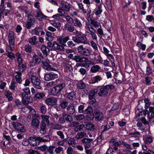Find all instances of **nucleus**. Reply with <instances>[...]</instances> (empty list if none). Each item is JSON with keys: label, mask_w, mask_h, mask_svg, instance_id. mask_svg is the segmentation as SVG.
<instances>
[{"label": "nucleus", "mask_w": 154, "mask_h": 154, "mask_svg": "<svg viewBox=\"0 0 154 154\" xmlns=\"http://www.w3.org/2000/svg\"><path fill=\"white\" fill-rule=\"evenodd\" d=\"M58 12L60 14L61 16H63L65 14V10L61 8H59L57 9Z\"/></svg>", "instance_id": "62"}, {"label": "nucleus", "mask_w": 154, "mask_h": 154, "mask_svg": "<svg viewBox=\"0 0 154 154\" xmlns=\"http://www.w3.org/2000/svg\"><path fill=\"white\" fill-rule=\"evenodd\" d=\"M18 66L20 70L21 71H24L26 68V65L24 63L19 65H18Z\"/></svg>", "instance_id": "55"}, {"label": "nucleus", "mask_w": 154, "mask_h": 154, "mask_svg": "<svg viewBox=\"0 0 154 154\" xmlns=\"http://www.w3.org/2000/svg\"><path fill=\"white\" fill-rule=\"evenodd\" d=\"M102 11V5L101 4H100L97 6L95 14L96 16H99L101 14Z\"/></svg>", "instance_id": "23"}, {"label": "nucleus", "mask_w": 154, "mask_h": 154, "mask_svg": "<svg viewBox=\"0 0 154 154\" xmlns=\"http://www.w3.org/2000/svg\"><path fill=\"white\" fill-rule=\"evenodd\" d=\"M63 30L65 31L67 30L69 32H72L74 30V27L68 23H66L64 25Z\"/></svg>", "instance_id": "28"}, {"label": "nucleus", "mask_w": 154, "mask_h": 154, "mask_svg": "<svg viewBox=\"0 0 154 154\" xmlns=\"http://www.w3.org/2000/svg\"><path fill=\"white\" fill-rule=\"evenodd\" d=\"M98 92L97 89H94L91 90L90 92L89 96L95 97Z\"/></svg>", "instance_id": "50"}, {"label": "nucleus", "mask_w": 154, "mask_h": 154, "mask_svg": "<svg viewBox=\"0 0 154 154\" xmlns=\"http://www.w3.org/2000/svg\"><path fill=\"white\" fill-rule=\"evenodd\" d=\"M86 128L87 129L92 131H94L96 129V128L94 125L91 123H88L86 124Z\"/></svg>", "instance_id": "32"}, {"label": "nucleus", "mask_w": 154, "mask_h": 154, "mask_svg": "<svg viewBox=\"0 0 154 154\" xmlns=\"http://www.w3.org/2000/svg\"><path fill=\"white\" fill-rule=\"evenodd\" d=\"M68 112L70 114H73L75 111V109L73 105L70 104L67 108Z\"/></svg>", "instance_id": "36"}, {"label": "nucleus", "mask_w": 154, "mask_h": 154, "mask_svg": "<svg viewBox=\"0 0 154 154\" xmlns=\"http://www.w3.org/2000/svg\"><path fill=\"white\" fill-rule=\"evenodd\" d=\"M85 62V63L88 64H93L92 62L90 60H88V59L87 57H81L79 62Z\"/></svg>", "instance_id": "33"}, {"label": "nucleus", "mask_w": 154, "mask_h": 154, "mask_svg": "<svg viewBox=\"0 0 154 154\" xmlns=\"http://www.w3.org/2000/svg\"><path fill=\"white\" fill-rule=\"evenodd\" d=\"M122 142H121L120 141L116 142L114 139H112L110 141V142L113 143L115 146H119L122 143L123 145L126 148L131 149H133V147L130 144H129L126 142H123L122 141Z\"/></svg>", "instance_id": "9"}, {"label": "nucleus", "mask_w": 154, "mask_h": 154, "mask_svg": "<svg viewBox=\"0 0 154 154\" xmlns=\"http://www.w3.org/2000/svg\"><path fill=\"white\" fill-rule=\"evenodd\" d=\"M140 133L138 131H136L134 133H131L129 134L128 137L129 140L133 141L137 139L140 137Z\"/></svg>", "instance_id": "12"}, {"label": "nucleus", "mask_w": 154, "mask_h": 154, "mask_svg": "<svg viewBox=\"0 0 154 154\" xmlns=\"http://www.w3.org/2000/svg\"><path fill=\"white\" fill-rule=\"evenodd\" d=\"M102 79V78L100 75L94 76L91 79V83L94 84L97 82Z\"/></svg>", "instance_id": "31"}, {"label": "nucleus", "mask_w": 154, "mask_h": 154, "mask_svg": "<svg viewBox=\"0 0 154 154\" xmlns=\"http://www.w3.org/2000/svg\"><path fill=\"white\" fill-rule=\"evenodd\" d=\"M63 116L64 117L66 121H67L70 122L72 121L73 119L72 117L68 114L63 113Z\"/></svg>", "instance_id": "47"}, {"label": "nucleus", "mask_w": 154, "mask_h": 154, "mask_svg": "<svg viewBox=\"0 0 154 154\" xmlns=\"http://www.w3.org/2000/svg\"><path fill=\"white\" fill-rule=\"evenodd\" d=\"M145 116L147 114V117L149 120L154 117V107H151L149 109H145L143 112Z\"/></svg>", "instance_id": "6"}, {"label": "nucleus", "mask_w": 154, "mask_h": 154, "mask_svg": "<svg viewBox=\"0 0 154 154\" xmlns=\"http://www.w3.org/2000/svg\"><path fill=\"white\" fill-rule=\"evenodd\" d=\"M16 73L17 74L15 77L16 81L19 83H21L22 81L21 78V73L18 72H16Z\"/></svg>", "instance_id": "34"}, {"label": "nucleus", "mask_w": 154, "mask_h": 154, "mask_svg": "<svg viewBox=\"0 0 154 154\" xmlns=\"http://www.w3.org/2000/svg\"><path fill=\"white\" fill-rule=\"evenodd\" d=\"M92 25L96 29L99 28L101 27V25L100 23L97 21L92 20L91 23Z\"/></svg>", "instance_id": "37"}, {"label": "nucleus", "mask_w": 154, "mask_h": 154, "mask_svg": "<svg viewBox=\"0 0 154 154\" xmlns=\"http://www.w3.org/2000/svg\"><path fill=\"white\" fill-rule=\"evenodd\" d=\"M31 98L30 97H29L27 96H26L25 95H24V96H23V94L22 97L23 103L25 105L28 104L30 101V99Z\"/></svg>", "instance_id": "25"}, {"label": "nucleus", "mask_w": 154, "mask_h": 154, "mask_svg": "<svg viewBox=\"0 0 154 154\" xmlns=\"http://www.w3.org/2000/svg\"><path fill=\"white\" fill-rule=\"evenodd\" d=\"M39 116H36V117L32 119V121L31 125L33 127H37L39 126Z\"/></svg>", "instance_id": "20"}, {"label": "nucleus", "mask_w": 154, "mask_h": 154, "mask_svg": "<svg viewBox=\"0 0 154 154\" xmlns=\"http://www.w3.org/2000/svg\"><path fill=\"white\" fill-rule=\"evenodd\" d=\"M63 66L64 68L68 70L69 72H71L73 71L72 67L71 66L70 64L66 63L64 64Z\"/></svg>", "instance_id": "49"}, {"label": "nucleus", "mask_w": 154, "mask_h": 154, "mask_svg": "<svg viewBox=\"0 0 154 154\" xmlns=\"http://www.w3.org/2000/svg\"><path fill=\"white\" fill-rule=\"evenodd\" d=\"M96 63L97 64L102 63L103 61L102 58L100 54L99 55L95 58Z\"/></svg>", "instance_id": "58"}, {"label": "nucleus", "mask_w": 154, "mask_h": 154, "mask_svg": "<svg viewBox=\"0 0 154 154\" xmlns=\"http://www.w3.org/2000/svg\"><path fill=\"white\" fill-rule=\"evenodd\" d=\"M95 119L97 121L102 120L104 118V115L103 112L99 110L97 111L95 113Z\"/></svg>", "instance_id": "15"}, {"label": "nucleus", "mask_w": 154, "mask_h": 154, "mask_svg": "<svg viewBox=\"0 0 154 154\" xmlns=\"http://www.w3.org/2000/svg\"><path fill=\"white\" fill-rule=\"evenodd\" d=\"M35 21L33 18H29L26 21V28L28 29H30L32 27H33L34 25Z\"/></svg>", "instance_id": "17"}, {"label": "nucleus", "mask_w": 154, "mask_h": 154, "mask_svg": "<svg viewBox=\"0 0 154 154\" xmlns=\"http://www.w3.org/2000/svg\"><path fill=\"white\" fill-rule=\"evenodd\" d=\"M90 50L87 48H84L82 51V54L85 56H88L90 54Z\"/></svg>", "instance_id": "63"}, {"label": "nucleus", "mask_w": 154, "mask_h": 154, "mask_svg": "<svg viewBox=\"0 0 154 154\" xmlns=\"http://www.w3.org/2000/svg\"><path fill=\"white\" fill-rule=\"evenodd\" d=\"M4 94L7 98L8 101H11L13 99L12 93L10 91H5Z\"/></svg>", "instance_id": "24"}, {"label": "nucleus", "mask_w": 154, "mask_h": 154, "mask_svg": "<svg viewBox=\"0 0 154 154\" xmlns=\"http://www.w3.org/2000/svg\"><path fill=\"white\" fill-rule=\"evenodd\" d=\"M65 84L62 83L52 88L51 91L52 94L56 95L60 92L65 87Z\"/></svg>", "instance_id": "8"}, {"label": "nucleus", "mask_w": 154, "mask_h": 154, "mask_svg": "<svg viewBox=\"0 0 154 154\" xmlns=\"http://www.w3.org/2000/svg\"><path fill=\"white\" fill-rule=\"evenodd\" d=\"M95 97L89 96V102L90 104L93 105L96 102V100Z\"/></svg>", "instance_id": "64"}, {"label": "nucleus", "mask_w": 154, "mask_h": 154, "mask_svg": "<svg viewBox=\"0 0 154 154\" xmlns=\"http://www.w3.org/2000/svg\"><path fill=\"white\" fill-rule=\"evenodd\" d=\"M48 46L50 48L51 50L64 51V48L62 45H60L56 41L54 42L53 43L48 42L47 44Z\"/></svg>", "instance_id": "4"}, {"label": "nucleus", "mask_w": 154, "mask_h": 154, "mask_svg": "<svg viewBox=\"0 0 154 154\" xmlns=\"http://www.w3.org/2000/svg\"><path fill=\"white\" fill-rule=\"evenodd\" d=\"M12 125L15 129L21 132L24 133L26 131L24 125L17 122H13Z\"/></svg>", "instance_id": "7"}, {"label": "nucleus", "mask_w": 154, "mask_h": 154, "mask_svg": "<svg viewBox=\"0 0 154 154\" xmlns=\"http://www.w3.org/2000/svg\"><path fill=\"white\" fill-rule=\"evenodd\" d=\"M61 8L64 9L66 11H69L71 7L70 4L67 2L62 1L60 4Z\"/></svg>", "instance_id": "16"}, {"label": "nucleus", "mask_w": 154, "mask_h": 154, "mask_svg": "<svg viewBox=\"0 0 154 154\" xmlns=\"http://www.w3.org/2000/svg\"><path fill=\"white\" fill-rule=\"evenodd\" d=\"M40 61L41 59L38 56L34 54L33 56L32 60L30 63V65L32 66H35L36 64L38 63Z\"/></svg>", "instance_id": "14"}, {"label": "nucleus", "mask_w": 154, "mask_h": 154, "mask_svg": "<svg viewBox=\"0 0 154 154\" xmlns=\"http://www.w3.org/2000/svg\"><path fill=\"white\" fill-rule=\"evenodd\" d=\"M41 117L42 119V122L45 123L48 125H49V117L47 115H41Z\"/></svg>", "instance_id": "30"}, {"label": "nucleus", "mask_w": 154, "mask_h": 154, "mask_svg": "<svg viewBox=\"0 0 154 154\" xmlns=\"http://www.w3.org/2000/svg\"><path fill=\"white\" fill-rule=\"evenodd\" d=\"M45 94L44 93L42 92L36 94L34 97L35 99L36 100L42 99L45 96Z\"/></svg>", "instance_id": "35"}, {"label": "nucleus", "mask_w": 154, "mask_h": 154, "mask_svg": "<svg viewBox=\"0 0 154 154\" xmlns=\"http://www.w3.org/2000/svg\"><path fill=\"white\" fill-rule=\"evenodd\" d=\"M51 24L53 26L57 29L59 28L61 26V23L59 22H53V21L51 22Z\"/></svg>", "instance_id": "54"}, {"label": "nucleus", "mask_w": 154, "mask_h": 154, "mask_svg": "<svg viewBox=\"0 0 154 154\" xmlns=\"http://www.w3.org/2000/svg\"><path fill=\"white\" fill-rule=\"evenodd\" d=\"M77 37H72V40L78 44L81 43L87 45L88 43V41L86 37V35L83 34L82 33L78 31H77L75 33Z\"/></svg>", "instance_id": "1"}, {"label": "nucleus", "mask_w": 154, "mask_h": 154, "mask_svg": "<svg viewBox=\"0 0 154 154\" xmlns=\"http://www.w3.org/2000/svg\"><path fill=\"white\" fill-rule=\"evenodd\" d=\"M42 31V29L39 27L35 28L32 31V33L36 35H38L39 33Z\"/></svg>", "instance_id": "46"}, {"label": "nucleus", "mask_w": 154, "mask_h": 154, "mask_svg": "<svg viewBox=\"0 0 154 154\" xmlns=\"http://www.w3.org/2000/svg\"><path fill=\"white\" fill-rule=\"evenodd\" d=\"M90 44L88 42V44L91 46L95 51H98V48L96 44L93 40H91L90 41Z\"/></svg>", "instance_id": "39"}, {"label": "nucleus", "mask_w": 154, "mask_h": 154, "mask_svg": "<svg viewBox=\"0 0 154 154\" xmlns=\"http://www.w3.org/2000/svg\"><path fill=\"white\" fill-rule=\"evenodd\" d=\"M45 103L48 105L54 106L57 103V99L55 97L48 98L45 100Z\"/></svg>", "instance_id": "13"}, {"label": "nucleus", "mask_w": 154, "mask_h": 154, "mask_svg": "<svg viewBox=\"0 0 154 154\" xmlns=\"http://www.w3.org/2000/svg\"><path fill=\"white\" fill-rule=\"evenodd\" d=\"M9 44L6 46V52L12 51L14 49L15 40L14 38V33L12 31H10L8 34V37Z\"/></svg>", "instance_id": "2"}, {"label": "nucleus", "mask_w": 154, "mask_h": 154, "mask_svg": "<svg viewBox=\"0 0 154 154\" xmlns=\"http://www.w3.org/2000/svg\"><path fill=\"white\" fill-rule=\"evenodd\" d=\"M114 86L112 85L102 86L98 94L99 96L104 97L107 95L109 91L114 88Z\"/></svg>", "instance_id": "3"}, {"label": "nucleus", "mask_w": 154, "mask_h": 154, "mask_svg": "<svg viewBox=\"0 0 154 154\" xmlns=\"http://www.w3.org/2000/svg\"><path fill=\"white\" fill-rule=\"evenodd\" d=\"M41 50L43 54L45 56L48 55L49 53V49L45 45H42L41 47Z\"/></svg>", "instance_id": "21"}, {"label": "nucleus", "mask_w": 154, "mask_h": 154, "mask_svg": "<svg viewBox=\"0 0 154 154\" xmlns=\"http://www.w3.org/2000/svg\"><path fill=\"white\" fill-rule=\"evenodd\" d=\"M97 32L98 34V36L100 39L101 38L103 35L104 34L103 30L102 29V27L98 29Z\"/></svg>", "instance_id": "51"}, {"label": "nucleus", "mask_w": 154, "mask_h": 154, "mask_svg": "<svg viewBox=\"0 0 154 154\" xmlns=\"http://www.w3.org/2000/svg\"><path fill=\"white\" fill-rule=\"evenodd\" d=\"M46 38L49 41H51L53 40V37L51 33L49 31H47L46 32Z\"/></svg>", "instance_id": "44"}, {"label": "nucleus", "mask_w": 154, "mask_h": 154, "mask_svg": "<svg viewBox=\"0 0 154 154\" xmlns=\"http://www.w3.org/2000/svg\"><path fill=\"white\" fill-rule=\"evenodd\" d=\"M95 31H92L90 32V34L91 35V38L93 40H97V35L95 33Z\"/></svg>", "instance_id": "59"}, {"label": "nucleus", "mask_w": 154, "mask_h": 154, "mask_svg": "<svg viewBox=\"0 0 154 154\" xmlns=\"http://www.w3.org/2000/svg\"><path fill=\"white\" fill-rule=\"evenodd\" d=\"M76 93L72 91L68 93L67 95V98L70 100H73L75 97Z\"/></svg>", "instance_id": "45"}, {"label": "nucleus", "mask_w": 154, "mask_h": 154, "mask_svg": "<svg viewBox=\"0 0 154 154\" xmlns=\"http://www.w3.org/2000/svg\"><path fill=\"white\" fill-rule=\"evenodd\" d=\"M144 143L149 144L152 143L153 141V137L151 136H147L143 138Z\"/></svg>", "instance_id": "22"}, {"label": "nucleus", "mask_w": 154, "mask_h": 154, "mask_svg": "<svg viewBox=\"0 0 154 154\" xmlns=\"http://www.w3.org/2000/svg\"><path fill=\"white\" fill-rule=\"evenodd\" d=\"M24 50L27 52H32V47L29 45H25L24 47Z\"/></svg>", "instance_id": "53"}, {"label": "nucleus", "mask_w": 154, "mask_h": 154, "mask_svg": "<svg viewBox=\"0 0 154 154\" xmlns=\"http://www.w3.org/2000/svg\"><path fill=\"white\" fill-rule=\"evenodd\" d=\"M144 101L145 103V109H149V108L151 107L150 106V102L149 100L147 98H145L144 100Z\"/></svg>", "instance_id": "48"}, {"label": "nucleus", "mask_w": 154, "mask_h": 154, "mask_svg": "<svg viewBox=\"0 0 154 154\" xmlns=\"http://www.w3.org/2000/svg\"><path fill=\"white\" fill-rule=\"evenodd\" d=\"M29 144L33 146H36L37 145L36 137H30L29 138Z\"/></svg>", "instance_id": "26"}, {"label": "nucleus", "mask_w": 154, "mask_h": 154, "mask_svg": "<svg viewBox=\"0 0 154 154\" xmlns=\"http://www.w3.org/2000/svg\"><path fill=\"white\" fill-rule=\"evenodd\" d=\"M93 141V140L92 139L85 138L82 140V142L84 143H88L91 142Z\"/></svg>", "instance_id": "56"}, {"label": "nucleus", "mask_w": 154, "mask_h": 154, "mask_svg": "<svg viewBox=\"0 0 154 154\" xmlns=\"http://www.w3.org/2000/svg\"><path fill=\"white\" fill-rule=\"evenodd\" d=\"M86 133L84 132H81L78 133L75 135V138L78 140L84 137H86Z\"/></svg>", "instance_id": "43"}, {"label": "nucleus", "mask_w": 154, "mask_h": 154, "mask_svg": "<svg viewBox=\"0 0 154 154\" xmlns=\"http://www.w3.org/2000/svg\"><path fill=\"white\" fill-rule=\"evenodd\" d=\"M64 18L66 19L67 21L69 23H72L73 20L72 18L69 16L68 15H66L65 16Z\"/></svg>", "instance_id": "61"}, {"label": "nucleus", "mask_w": 154, "mask_h": 154, "mask_svg": "<svg viewBox=\"0 0 154 154\" xmlns=\"http://www.w3.org/2000/svg\"><path fill=\"white\" fill-rule=\"evenodd\" d=\"M77 87L78 88L83 89L85 88L86 85L85 83L82 81H79L77 84Z\"/></svg>", "instance_id": "41"}, {"label": "nucleus", "mask_w": 154, "mask_h": 154, "mask_svg": "<svg viewBox=\"0 0 154 154\" xmlns=\"http://www.w3.org/2000/svg\"><path fill=\"white\" fill-rule=\"evenodd\" d=\"M43 64V68L45 70L48 71H54V69H53L49 65L47 60H45V61H42Z\"/></svg>", "instance_id": "19"}, {"label": "nucleus", "mask_w": 154, "mask_h": 154, "mask_svg": "<svg viewBox=\"0 0 154 154\" xmlns=\"http://www.w3.org/2000/svg\"><path fill=\"white\" fill-rule=\"evenodd\" d=\"M100 69V67L99 66L94 65L91 68L90 71L92 73H96Z\"/></svg>", "instance_id": "40"}, {"label": "nucleus", "mask_w": 154, "mask_h": 154, "mask_svg": "<svg viewBox=\"0 0 154 154\" xmlns=\"http://www.w3.org/2000/svg\"><path fill=\"white\" fill-rule=\"evenodd\" d=\"M72 23L74 26L80 28H81L82 26L81 23L78 19L74 20Z\"/></svg>", "instance_id": "29"}, {"label": "nucleus", "mask_w": 154, "mask_h": 154, "mask_svg": "<svg viewBox=\"0 0 154 154\" xmlns=\"http://www.w3.org/2000/svg\"><path fill=\"white\" fill-rule=\"evenodd\" d=\"M142 112H138L137 113L136 115L135 116V119L137 121L140 119H141L142 122L144 124H146L148 123V122L147 121L146 119L143 117L142 118L140 117V116H142Z\"/></svg>", "instance_id": "18"}, {"label": "nucleus", "mask_w": 154, "mask_h": 154, "mask_svg": "<svg viewBox=\"0 0 154 154\" xmlns=\"http://www.w3.org/2000/svg\"><path fill=\"white\" fill-rule=\"evenodd\" d=\"M36 137V141H38L39 142H46L48 141L49 140H48L45 139L43 138L40 137L38 136Z\"/></svg>", "instance_id": "57"}, {"label": "nucleus", "mask_w": 154, "mask_h": 154, "mask_svg": "<svg viewBox=\"0 0 154 154\" xmlns=\"http://www.w3.org/2000/svg\"><path fill=\"white\" fill-rule=\"evenodd\" d=\"M16 56L17 57V62L18 65L23 63V59L22 58L21 54L19 52H18L16 54Z\"/></svg>", "instance_id": "27"}, {"label": "nucleus", "mask_w": 154, "mask_h": 154, "mask_svg": "<svg viewBox=\"0 0 154 154\" xmlns=\"http://www.w3.org/2000/svg\"><path fill=\"white\" fill-rule=\"evenodd\" d=\"M79 124V122H73L71 124V126L74 128V129L75 131H80L84 127V125Z\"/></svg>", "instance_id": "10"}, {"label": "nucleus", "mask_w": 154, "mask_h": 154, "mask_svg": "<svg viewBox=\"0 0 154 154\" xmlns=\"http://www.w3.org/2000/svg\"><path fill=\"white\" fill-rule=\"evenodd\" d=\"M46 124L43 122L42 123L40 126V133L43 134H44L46 132Z\"/></svg>", "instance_id": "38"}, {"label": "nucleus", "mask_w": 154, "mask_h": 154, "mask_svg": "<svg viewBox=\"0 0 154 154\" xmlns=\"http://www.w3.org/2000/svg\"><path fill=\"white\" fill-rule=\"evenodd\" d=\"M29 43L32 45H34L36 44L38 41L36 36H34L30 38L29 39Z\"/></svg>", "instance_id": "42"}, {"label": "nucleus", "mask_w": 154, "mask_h": 154, "mask_svg": "<svg viewBox=\"0 0 154 154\" xmlns=\"http://www.w3.org/2000/svg\"><path fill=\"white\" fill-rule=\"evenodd\" d=\"M51 128L53 129L59 130L61 128V125L58 124H52L51 125Z\"/></svg>", "instance_id": "52"}, {"label": "nucleus", "mask_w": 154, "mask_h": 154, "mask_svg": "<svg viewBox=\"0 0 154 154\" xmlns=\"http://www.w3.org/2000/svg\"><path fill=\"white\" fill-rule=\"evenodd\" d=\"M31 83L33 84L34 87L38 89H41L42 87L40 86V81L38 78L32 75L31 76Z\"/></svg>", "instance_id": "5"}, {"label": "nucleus", "mask_w": 154, "mask_h": 154, "mask_svg": "<svg viewBox=\"0 0 154 154\" xmlns=\"http://www.w3.org/2000/svg\"><path fill=\"white\" fill-rule=\"evenodd\" d=\"M69 39V36H66L65 37L62 36H59L57 38V41L60 44L62 45L63 46H66L65 43Z\"/></svg>", "instance_id": "11"}, {"label": "nucleus", "mask_w": 154, "mask_h": 154, "mask_svg": "<svg viewBox=\"0 0 154 154\" xmlns=\"http://www.w3.org/2000/svg\"><path fill=\"white\" fill-rule=\"evenodd\" d=\"M85 28L88 30H89L90 32L92 31H95V30L89 24H86Z\"/></svg>", "instance_id": "60"}]
</instances>
